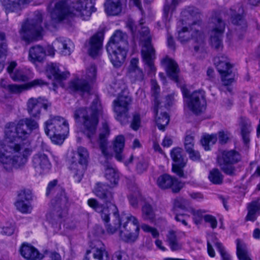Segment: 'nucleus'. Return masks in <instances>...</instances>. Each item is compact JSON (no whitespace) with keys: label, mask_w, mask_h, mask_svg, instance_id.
Here are the masks:
<instances>
[{"label":"nucleus","mask_w":260,"mask_h":260,"mask_svg":"<svg viewBox=\"0 0 260 260\" xmlns=\"http://www.w3.org/2000/svg\"><path fill=\"white\" fill-rule=\"evenodd\" d=\"M184 97L187 99L186 103L190 111L196 115L203 112L206 107L205 92L202 90H196L190 93L187 89L182 91Z\"/></svg>","instance_id":"9b49d317"},{"label":"nucleus","mask_w":260,"mask_h":260,"mask_svg":"<svg viewBox=\"0 0 260 260\" xmlns=\"http://www.w3.org/2000/svg\"><path fill=\"white\" fill-rule=\"evenodd\" d=\"M169 246L172 251H178L182 249V245L179 242V239L169 243Z\"/></svg>","instance_id":"338daca9"},{"label":"nucleus","mask_w":260,"mask_h":260,"mask_svg":"<svg viewBox=\"0 0 260 260\" xmlns=\"http://www.w3.org/2000/svg\"><path fill=\"white\" fill-rule=\"evenodd\" d=\"M32 117L26 118L21 119L20 120L31 134V132L39 128V124L38 122L32 118Z\"/></svg>","instance_id":"49530a36"},{"label":"nucleus","mask_w":260,"mask_h":260,"mask_svg":"<svg viewBox=\"0 0 260 260\" xmlns=\"http://www.w3.org/2000/svg\"><path fill=\"white\" fill-rule=\"evenodd\" d=\"M239 125L243 142L247 144L250 141L249 135L252 131L251 122L247 118L241 117L239 120Z\"/></svg>","instance_id":"2f4dec72"},{"label":"nucleus","mask_w":260,"mask_h":260,"mask_svg":"<svg viewBox=\"0 0 260 260\" xmlns=\"http://www.w3.org/2000/svg\"><path fill=\"white\" fill-rule=\"evenodd\" d=\"M19 252L21 255L27 260H40L43 257L37 249L28 243H23Z\"/></svg>","instance_id":"b1692460"},{"label":"nucleus","mask_w":260,"mask_h":260,"mask_svg":"<svg viewBox=\"0 0 260 260\" xmlns=\"http://www.w3.org/2000/svg\"><path fill=\"white\" fill-rule=\"evenodd\" d=\"M58 181L53 180L49 182L46 189V195L47 197L54 196L51 201V204L54 209L56 215L59 218H62L67 213L68 205V198L64 190L57 185Z\"/></svg>","instance_id":"0eeeda50"},{"label":"nucleus","mask_w":260,"mask_h":260,"mask_svg":"<svg viewBox=\"0 0 260 260\" xmlns=\"http://www.w3.org/2000/svg\"><path fill=\"white\" fill-rule=\"evenodd\" d=\"M103 40V35L99 32L93 35L90 39L89 42V48L88 53L92 57H95L98 55L99 51L101 49Z\"/></svg>","instance_id":"cd10ccee"},{"label":"nucleus","mask_w":260,"mask_h":260,"mask_svg":"<svg viewBox=\"0 0 260 260\" xmlns=\"http://www.w3.org/2000/svg\"><path fill=\"white\" fill-rule=\"evenodd\" d=\"M231 11L232 12V22L236 25L235 29L237 34H243L246 31L247 24L243 16L240 14L243 12V8L239 7L238 14H235L236 10H233L231 9Z\"/></svg>","instance_id":"bb28decb"},{"label":"nucleus","mask_w":260,"mask_h":260,"mask_svg":"<svg viewBox=\"0 0 260 260\" xmlns=\"http://www.w3.org/2000/svg\"><path fill=\"white\" fill-rule=\"evenodd\" d=\"M237 244V255L239 260H243L249 256L247 246L241 240H236Z\"/></svg>","instance_id":"ea45409f"},{"label":"nucleus","mask_w":260,"mask_h":260,"mask_svg":"<svg viewBox=\"0 0 260 260\" xmlns=\"http://www.w3.org/2000/svg\"><path fill=\"white\" fill-rule=\"evenodd\" d=\"M208 178L213 184L219 185L223 182V176L218 169H213L210 171Z\"/></svg>","instance_id":"79ce46f5"},{"label":"nucleus","mask_w":260,"mask_h":260,"mask_svg":"<svg viewBox=\"0 0 260 260\" xmlns=\"http://www.w3.org/2000/svg\"><path fill=\"white\" fill-rule=\"evenodd\" d=\"M45 133L55 144L63 143L69 132L68 121L63 117H51L44 123Z\"/></svg>","instance_id":"423d86ee"},{"label":"nucleus","mask_w":260,"mask_h":260,"mask_svg":"<svg viewBox=\"0 0 260 260\" xmlns=\"http://www.w3.org/2000/svg\"><path fill=\"white\" fill-rule=\"evenodd\" d=\"M7 90L11 93L19 94L23 91L27 90L26 84L17 85L15 84H9Z\"/></svg>","instance_id":"09e8293b"},{"label":"nucleus","mask_w":260,"mask_h":260,"mask_svg":"<svg viewBox=\"0 0 260 260\" xmlns=\"http://www.w3.org/2000/svg\"><path fill=\"white\" fill-rule=\"evenodd\" d=\"M175 214V219L177 221L181 222L185 226L188 225V223L185 219V217H189V215L186 214H178L177 213H176Z\"/></svg>","instance_id":"69168bd1"},{"label":"nucleus","mask_w":260,"mask_h":260,"mask_svg":"<svg viewBox=\"0 0 260 260\" xmlns=\"http://www.w3.org/2000/svg\"><path fill=\"white\" fill-rule=\"evenodd\" d=\"M194 137L191 134H186L184 139V147L186 151H190L194 148Z\"/></svg>","instance_id":"864d4df0"},{"label":"nucleus","mask_w":260,"mask_h":260,"mask_svg":"<svg viewBox=\"0 0 260 260\" xmlns=\"http://www.w3.org/2000/svg\"><path fill=\"white\" fill-rule=\"evenodd\" d=\"M217 140L215 134H206L202 136L201 139V143L206 151L211 149V146L215 144Z\"/></svg>","instance_id":"58836bf2"},{"label":"nucleus","mask_w":260,"mask_h":260,"mask_svg":"<svg viewBox=\"0 0 260 260\" xmlns=\"http://www.w3.org/2000/svg\"><path fill=\"white\" fill-rule=\"evenodd\" d=\"M192 215V220L196 225L200 224L202 222L203 219L204 220V214L207 211L202 209H192L190 211Z\"/></svg>","instance_id":"c03bdc74"},{"label":"nucleus","mask_w":260,"mask_h":260,"mask_svg":"<svg viewBox=\"0 0 260 260\" xmlns=\"http://www.w3.org/2000/svg\"><path fill=\"white\" fill-rule=\"evenodd\" d=\"M51 106L48 101L42 97L31 98L26 103L27 111L30 117L39 119L40 117L41 109L47 110Z\"/></svg>","instance_id":"a211bd4d"},{"label":"nucleus","mask_w":260,"mask_h":260,"mask_svg":"<svg viewBox=\"0 0 260 260\" xmlns=\"http://www.w3.org/2000/svg\"><path fill=\"white\" fill-rule=\"evenodd\" d=\"M47 76L48 78H53L57 81L60 82L66 80L69 76L68 72H61L58 65L55 63H50L46 68Z\"/></svg>","instance_id":"a878e982"},{"label":"nucleus","mask_w":260,"mask_h":260,"mask_svg":"<svg viewBox=\"0 0 260 260\" xmlns=\"http://www.w3.org/2000/svg\"><path fill=\"white\" fill-rule=\"evenodd\" d=\"M182 151L180 148H174L171 152L172 159L175 162L172 166V171L179 177L184 176L182 168L186 165L187 159L182 154Z\"/></svg>","instance_id":"412c9836"},{"label":"nucleus","mask_w":260,"mask_h":260,"mask_svg":"<svg viewBox=\"0 0 260 260\" xmlns=\"http://www.w3.org/2000/svg\"><path fill=\"white\" fill-rule=\"evenodd\" d=\"M10 77L15 81H25L28 80V77L22 70H16Z\"/></svg>","instance_id":"6e6d98bb"},{"label":"nucleus","mask_w":260,"mask_h":260,"mask_svg":"<svg viewBox=\"0 0 260 260\" xmlns=\"http://www.w3.org/2000/svg\"><path fill=\"white\" fill-rule=\"evenodd\" d=\"M141 228L146 233H150L154 238H157L159 236V233L156 229L152 228L146 224H142Z\"/></svg>","instance_id":"052dcab7"},{"label":"nucleus","mask_w":260,"mask_h":260,"mask_svg":"<svg viewBox=\"0 0 260 260\" xmlns=\"http://www.w3.org/2000/svg\"><path fill=\"white\" fill-rule=\"evenodd\" d=\"M31 200V191L29 189L20 190L18 194L17 200L29 201Z\"/></svg>","instance_id":"4d7b16f0"},{"label":"nucleus","mask_w":260,"mask_h":260,"mask_svg":"<svg viewBox=\"0 0 260 260\" xmlns=\"http://www.w3.org/2000/svg\"><path fill=\"white\" fill-rule=\"evenodd\" d=\"M125 144V139L123 135H118L113 142V149L115 153V157L119 161H122L124 159L122 153Z\"/></svg>","instance_id":"72a5a7b5"},{"label":"nucleus","mask_w":260,"mask_h":260,"mask_svg":"<svg viewBox=\"0 0 260 260\" xmlns=\"http://www.w3.org/2000/svg\"><path fill=\"white\" fill-rule=\"evenodd\" d=\"M204 221L206 223L209 224L212 229L217 228V220L215 216L210 214H205L204 215Z\"/></svg>","instance_id":"bf43d9fd"},{"label":"nucleus","mask_w":260,"mask_h":260,"mask_svg":"<svg viewBox=\"0 0 260 260\" xmlns=\"http://www.w3.org/2000/svg\"><path fill=\"white\" fill-rule=\"evenodd\" d=\"M132 103V98L126 91H122L113 102V109L116 119L122 124L128 122L129 110Z\"/></svg>","instance_id":"1a4fd4ad"},{"label":"nucleus","mask_w":260,"mask_h":260,"mask_svg":"<svg viewBox=\"0 0 260 260\" xmlns=\"http://www.w3.org/2000/svg\"><path fill=\"white\" fill-rule=\"evenodd\" d=\"M94 193L106 204L112 203L113 201V193L109 190V186L105 184L96 183ZM87 204L100 213L108 233L113 234L119 228L120 237L125 242L133 243L138 239L140 227L139 220L135 216L124 213L119 215L115 205L111 204L105 207L95 199L88 200Z\"/></svg>","instance_id":"f257e3e1"},{"label":"nucleus","mask_w":260,"mask_h":260,"mask_svg":"<svg viewBox=\"0 0 260 260\" xmlns=\"http://www.w3.org/2000/svg\"><path fill=\"white\" fill-rule=\"evenodd\" d=\"M188 201L184 199H177L174 202L173 211L176 213L177 209L184 210L188 205Z\"/></svg>","instance_id":"5fc2aeb1"},{"label":"nucleus","mask_w":260,"mask_h":260,"mask_svg":"<svg viewBox=\"0 0 260 260\" xmlns=\"http://www.w3.org/2000/svg\"><path fill=\"white\" fill-rule=\"evenodd\" d=\"M152 90L153 91V95L155 98L154 100V112L157 114V107L158 106V101L157 100V96L159 92V86L157 84L156 81L154 80H151Z\"/></svg>","instance_id":"8fccbe9b"},{"label":"nucleus","mask_w":260,"mask_h":260,"mask_svg":"<svg viewBox=\"0 0 260 260\" xmlns=\"http://www.w3.org/2000/svg\"><path fill=\"white\" fill-rule=\"evenodd\" d=\"M215 246L221 255V260H232L231 255L226 252L221 243L216 242L215 243Z\"/></svg>","instance_id":"603ef678"},{"label":"nucleus","mask_w":260,"mask_h":260,"mask_svg":"<svg viewBox=\"0 0 260 260\" xmlns=\"http://www.w3.org/2000/svg\"><path fill=\"white\" fill-rule=\"evenodd\" d=\"M142 217L145 220L152 221L155 214L151 206L148 204H145L142 207Z\"/></svg>","instance_id":"a18cd8bd"},{"label":"nucleus","mask_w":260,"mask_h":260,"mask_svg":"<svg viewBox=\"0 0 260 260\" xmlns=\"http://www.w3.org/2000/svg\"><path fill=\"white\" fill-rule=\"evenodd\" d=\"M110 134V129L107 122H104L102 124V128L99 135V144L100 148L103 154L106 159L111 158L112 156L110 154L107 150V138Z\"/></svg>","instance_id":"393cba45"},{"label":"nucleus","mask_w":260,"mask_h":260,"mask_svg":"<svg viewBox=\"0 0 260 260\" xmlns=\"http://www.w3.org/2000/svg\"><path fill=\"white\" fill-rule=\"evenodd\" d=\"M181 16L183 18V21L190 19L192 20L193 23L196 21H200V13L198 10L193 6H188L185 8L181 12Z\"/></svg>","instance_id":"c9c22d12"},{"label":"nucleus","mask_w":260,"mask_h":260,"mask_svg":"<svg viewBox=\"0 0 260 260\" xmlns=\"http://www.w3.org/2000/svg\"><path fill=\"white\" fill-rule=\"evenodd\" d=\"M162 61L166 64V70L168 76L172 79L177 81L179 73V69L177 62L170 58H166Z\"/></svg>","instance_id":"f704fd0d"},{"label":"nucleus","mask_w":260,"mask_h":260,"mask_svg":"<svg viewBox=\"0 0 260 260\" xmlns=\"http://www.w3.org/2000/svg\"><path fill=\"white\" fill-rule=\"evenodd\" d=\"M93 246L86 251V256L84 260H110V257L103 243L95 241Z\"/></svg>","instance_id":"aec40b11"},{"label":"nucleus","mask_w":260,"mask_h":260,"mask_svg":"<svg viewBox=\"0 0 260 260\" xmlns=\"http://www.w3.org/2000/svg\"><path fill=\"white\" fill-rule=\"evenodd\" d=\"M248 209L252 210L256 213L260 210V202L259 201H252L248 206Z\"/></svg>","instance_id":"774afa93"},{"label":"nucleus","mask_w":260,"mask_h":260,"mask_svg":"<svg viewBox=\"0 0 260 260\" xmlns=\"http://www.w3.org/2000/svg\"><path fill=\"white\" fill-rule=\"evenodd\" d=\"M14 129L13 132L7 128L5 131L6 138L0 143V162L9 172L23 165L31 152L27 140L31 134L26 125L20 120Z\"/></svg>","instance_id":"f03ea898"},{"label":"nucleus","mask_w":260,"mask_h":260,"mask_svg":"<svg viewBox=\"0 0 260 260\" xmlns=\"http://www.w3.org/2000/svg\"><path fill=\"white\" fill-rule=\"evenodd\" d=\"M93 0H57L54 7L50 10L52 21L59 23L70 17L74 16L81 18L83 20H88L91 13L95 11Z\"/></svg>","instance_id":"7ed1b4c3"},{"label":"nucleus","mask_w":260,"mask_h":260,"mask_svg":"<svg viewBox=\"0 0 260 260\" xmlns=\"http://www.w3.org/2000/svg\"><path fill=\"white\" fill-rule=\"evenodd\" d=\"M211 31L210 43L211 46L217 50L222 48V37L225 29V23L222 20L220 13L215 12L209 20Z\"/></svg>","instance_id":"9d476101"},{"label":"nucleus","mask_w":260,"mask_h":260,"mask_svg":"<svg viewBox=\"0 0 260 260\" xmlns=\"http://www.w3.org/2000/svg\"><path fill=\"white\" fill-rule=\"evenodd\" d=\"M216 69L221 76V81L224 85L228 86L234 81L235 73L233 72V67L228 58L221 55L215 58Z\"/></svg>","instance_id":"dca6fc26"},{"label":"nucleus","mask_w":260,"mask_h":260,"mask_svg":"<svg viewBox=\"0 0 260 260\" xmlns=\"http://www.w3.org/2000/svg\"><path fill=\"white\" fill-rule=\"evenodd\" d=\"M105 177L110 182V186L118 184L119 174L117 170L110 165H107L105 169Z\"/></svg>","instance_id":"e433bc0d"},{"label":"nucleus","mask_w":260,"mask_h":260,"mask_svg":"<svg viewBox=\"0 0 260 260\" xmlns=\"http://www.w3.org/2000/svg\"><path fill=\"white\" fill-rule=\"evenodd\" d=\"M27 90L38 86L42 87L47 85V83L41 79H36L28 83H26Z\"/></svg>","instance_id":"13d9d810"},{"label":"nucleus","mask_w":260,"mask_h":260,"mask_svg":"<svg viewBox=\"0 0 260 260\" xmlns=\"http://www.w3.org/2000/svg\"><path fill=\"white\" fill-rule=\"evenodd\" d=\"M156 184L161 189L171 188L175 193L178 192L184 185L177 178L167 174L159 176L157 179Z\"/></svg>","instance_id":"6ab92c4d"},{"label":"nucleus","mask_w":260,"mask_h":260,"mask_svg":"<svg viewBox=\"0 0 260 260\" xmlns=\"http://www.w3.org/2000/svg\"><path fill=\"white\" fill-rule=\"evenodd\" d=\"M201 22L199 20L191 23L189 27H183L178 30V39L181 43H184L189 40L190 37L194 39L195 42L202 44L204 42V35L200 31Z\"/></svg>","instance_id":"2eb2a0df"},{"label":"nucleus","mask_w":260,"mask_h":260,"mask_svg":"<svg viewBox=\"0 0 260 260\" xmlns=\"http://www.w3.org/2000/svg\"><path fill=\"white\" fill-rule=\"evenodd\" d=\"M100 103L98 98L92 102L90 108H81L75 111L74 118L78 120L80 118L83 119V133L91 141L95 135L99 122L98 115L100 109Z\"/></svg>","instance_id":"20e7f679"},{"label":"nucleus","mask_w":260,"mask_h":260,"mask_svg":"<svg viewBox=\"0 0 260 260\" xmlns=\"http://www.w3.org/2000/svg\"><path fill=\"white\" fill-rule=\"evenodd\" d=\"M181 0H172L171 4L166 3L164 7L163 20L166 24L171 18L172 13Z\"/></svg>","instance_id":"4c0bfd02"},{"label":"nucleus","mask_w":260,"mask_h":260,"mask_svg":"<svg viewBox=\"0 0 260 260\" xmlns=\"http://www.w3.org/2000/svg\"><path fill=\"white\" fill-rule=\"evenodd\" d=\"M96 69L94 65H91L87 69L86 79H77L71 81L69 89L71 91L88 92L91 89V83L96 77Z\"/></svg>","instance_id":"4468645a"},{"label":"nucleus","mask_w":260,"mask_h":260,"mask_svg":"<svg viewBox=\"0 0 260 260\" xmlns=\"http://www.w3.org/2000/svg\"><path fill=\"white\" fill-rule=\"evenodd\" d=\"M241 159V155L237 151L234 150H224L221 155L218 156L217 162L223 173L230 176H234L236 169L234 165L239 162Z\"/></svg>","instance_id":"f8f14e48"},{"label":"nucleus","mask_w":260,"mask_h":260,"mask_svg":"<svg viewBox=\"0 0 260 260\" xmlns=\"http://www.w3.org/2000/svg\"><path fill=\"white\" fill-rule=\"evenodd\" d=\"M140 40L143 42L141 53L143 61L148 68L147 74L149 75H155L156 68L154 65L155 58V50L151 45V38L149 29L147 27H142L139 30Z\"/></svg>","instance_id":"6e6552de"},{"label":"nucleus","mask_w":260,"mask_h":260,"mask_svg":"<svg viewBox=\"0 0 260 260\" xmlns=\"http://www.w3.org/2000/svg\"><path fill=\"white\" fill-rule=\"evenodd\" d=\"M32 165L36 172L40 174L48 172L51 164L47 156L42 153H38L32 157Z\"/></svg>","instance_id":"5701e85b"},{"label":"nucleus","mask_w":260,"mask_h":260,"mask_svg":"<svg viewBox=\"0 0 260 260\" xmlns=\"http://www.w3.org/2000/svg\"><path fill=\"white\" fill-rule=\"evenodd\" d=\"M31 0H0L1 4L6 13L17 12L21 9L25 4Z\"/></svg>","instance_id":"c756f323"},{"label":"nucleus","mask_w":260,"mask_h":260,"mask_svg":"<svg viewBox=\"0 0 260 260\" xmlns=\"http://www.w3.org/2000/svg\"><path fill=\"white\" fill-rule=\"evenodd\" d=\"M15 230L14 224H10L3 228L1 233L6 236H11L14 233Z\"/></svg>","instance_id":"e2e57ef3"},{"label":"nucleus","mask_w":260,"mask_h":260,"mask_svg":"<svg viewBox=\"0 0 260 260\" xmlns=\"http://www.w3.org/2000/svg\"><path fill=\"white\" fill-rule=\"evenodd\" d=\"M140 196V191L137 187H135L134 191L128 197L129 203L133 207H137Z\"/></svg>","instance_id":"3c124183"},{"label":"nucleus","mask_w":260,"mask_h":260,"mask_svg":"<svg viewBox=\"0 0 260 260\" xmlns=\"http://www.w3.org/2000/svg\"><path fill=\"white\" fill-rule=\"evenodd\" d=\"M138 58H133L128 68L127 76L133 83L142 82L144 80V74L138 67Z\"/></svg>","instance_id":"4be33fe9"},{"label":"nucleus","mask_w":260,"mask_h":260,"mask_svg":"<svg viewBox=\"0 0 260 260\" xmlns=\"http://www.w3.org/2000/svg\"><path fill=\"white\" fill-rule=\"evenodd\" d=\"M46 56V50L40 45H35L30 48L28 52V60L32 63L41 62Z\"/></svg>","instance_id":"7c9ffc66"},{"label":"nucleus","mask_w":260,"mask_h":260,"mask_svg":"<svg viewBox=\"0 0 260 260\" xmlns=\"http://www.w3.org/2000/svg\"><path fill=\"white\" fill-rule=\"evenodd\" d=\"M77 153L79 157V162H72L70 168L73 174V177L75 181L80 182L84 174V168L83 165H86L87 162L89 153L87 149L83 147L78 148Z\"/></svg>","instance_id":"f3484780"},{"label":"nucleus","mask_w":260,"mask_h":260,"mask_svg":"<svg viewBox=\"0 0 260 260\" xmlns=\"http://www.w3.org/2000/svg\"><path fill=\"white\" fill-rule=\"evenodd\" d=\"M52 45L58 47L60 50L61 53L63 55H70L73 47L72 41L63 37L56 38L53 42Z\"/></svg>","instance_id":"473e14b6"},{"label":"nucleus","mask_w":260,"mask_h":260,"mask_svg":"<svg viewBox=\"0 0 260 260\" xmlns=\"http://www.w3.org/2000/svg\"><path fill=\"white\" fill-rule=\"evenodd\" d=\"M136 162V170L139 174L143 173L146 171L148 167L147 161L142 156L135 159Z\"/></svg>","instance_id":"de8ad7c7"},{"label":"nucleus","mask_w":260,"mask_h":260,"mask_svg":"<svg viewBox=\"0 0 260 260\" xmlns=\"http://www.w3.org/2000/svg\"><path fill=\"white\" fill-rule=\"evenodd\" d=\"M42 22V16L39 14L35 19H32L23 24L20 30L22 38L25 41H29L41 37L43 31V28L41 25Z\"/></svg>","instance_id":"ddd939ff"},{"label":"nucleus","mask_w":260,"mask_h":260,"mask_svg":"<svg viewBox=\"0 0 260 260\" xmlns=\"http://www.w3.org/2000/svg\"><path fill=\"white\" fill-rule=\"evenodd\" d=\"M126 0H107L105 3L106 13L108 15H117L121 13Z\"/></svg>","instance_id":"c85d7f7f"},{"label":"nucleus","mask_w":260,"mask_h":260,"mask_svg":"<svg viewBox=\"0 0 260 260\" xmlns=\"http://www.w3.org/2000/svg\"><path fill=\"white\" fill-rule=\"evenodd\" d=\"M158 107H157V108ZM158 109H157V110ZM155 115H156V123L158 126V128L161 131H165V127L167 126L169 121V116L166 112L161 113L160 116H157L158 112L157 114L154 111Z\"/></svg>","instance_id":"a19ab883"},{"label":"nucleus","mask_w":260,"mask_h":260,"mask_svg":"<svg viewBox=\"0 0 260 260\" xmlns=\"http://www.w3.org/2000/svg\"><path fill=\"white\" fill-rule=\"evenodd\" d=\"M230 134L228 132L220 131L218 133L219 142L221 144H225L229 139Z\"/></svg>","instance_id":"0e129e2a"},{"label":"nucleus","mask_w":260,"mask_h":260,"mask_svg":"<svg viewBox=\"0 0 260 260\" xmlns=\"http://www.w3.org/2000/svg\"><path fill=\"white\" fill-rule=\"evenodd\" d=\"M15 206L17 210L23 214L30 213L32 209V207L29 201L17 200Z\"/></svg>","instance_id":"37998d69"},{"label":"nucleus","mask_w":260,"mask_h":260,"mask_svg":"<svg viewBox=\"0 0 260 260\" xmlns=\"http://www.w3.org/2000/svg\"><path fill=\"white\" fill-rule=\"evenodd\" d=\"M127 47V35L120 30H116L111 37L106 48L114 66L120 67L124 62Z\"/></svg>","instance_id":"39448f33"},{"label":"nucleus","mask_w":260,"mask_h":260,"mask_svg":"<svg viewBox=\"0 0 260 260\" xmlns=\"http://www.w3.org/2000/svg\"><path fill=\"white\" fill-rule=\"evenodd\" d=\"M140 115L139 113H135L133 115V120L131 126L133 129L137 131L140 127Z\"/></svg>","instance_id":"680f3d73"}]
</instances>
